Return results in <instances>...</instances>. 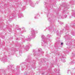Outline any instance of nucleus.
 <instances>
[{
	"mask_svg": "<svg viewBox=\"0 0 75 75\" xmlns=\"http://www.w3.org/2000/svg\"><path fill=\"white\" fill-rule=\"evenodd\" d=\"M38 52H41L42 53V54H43L42 53H44V52L42 51V49L41 48H39L38 49Z\"/></svg>",
	"mask_w": 75,
	"mask_h": 75,
	"instance_id": "0eeeda50",
	"label": "nucleus"
},
{
	"mask_svg": "<svg viewBox=\"0 0 75 75\" xmlns=\"http://www.w3.org/2000/svg\"><path fill=\"white\" fill-rule=\"evenodd\" d=\"M47 16L48 17V16Z\"/></svg>",
	"mask_w": 75,
	"mask_h": 75,
	"instance_id": "79ce46f5",
	"label": "nucleus"
},
{
	"mask_svg": "<svg viewBox=\"0 0 75 75\" xmlns=\"http://www.w3.org/2000/svg\"><path fill=\"white\" fill-rule=\"evenodd\" d=\"M59 42H60V40H59Z\"/></svg>",
	"mask_w": 75,
	"mask_h": 75,
	"instance_id": "c9c22d12",
	"label": "nucleus"
},
{
	"mask_svg": "<svg viewBox=\"0 0 75 75\" xmlns=\"http://www.w3.org/2000/svg\"><path fill=\"white\" fill-rule=\"evenodd\" d=\"M58 38H57V39H58Z\"/></svg>",
	"mask_w": 75,
	"mask_h": 75,
	"instance_id": "e433bc0d",
	"label": "nucleus"
},
{
	"mask_svg": "<svg viewBox=\"0 0 75 75\" xmlns=\"http://www.w3.org/2000/svg\"><path fill=\"white\" fill-rule=\"evenodd\" d=\"M31 46H32V45H31V44H29V45H27L26 47V51H28V50H29V48L30 47H31Z\"/></svg>",
	"mask_w": 75,
	"mask_h": 75,
	"instance_id": "39448f33",
	"label": "nucleus"
},
{
	"mask_svg": "<svg viewBox=\"0 0 75 75\" xmlns=\"http://www.w3.org/2000/svg\"><path fill=\"white\" fill-rule=\"evenodd\" d=\"M72 35H75V34H74L73 35V34H72Z\"/></svg>",
	"mask_w": 75,
	"mask_h": 75,
	"instance_id": "7c9ffc66",
	"label": "nucleus"
},
{
	"mask_svg": "<svg viewBox=\"0 0 75 75\" xmlns=\"http://www.w3.org/2000/svg\"><path fill=\"white\" fill-rule=\"evenodd\" d=\"M19 53L20 54H22V50L19 51Z\"/></svg>",
	"mask_w": 75,
	"mask_h": 75,
	"instance_id": "dca6fc26",
	"label": "nucleus"
},
{
	"mask_svg": "<svg viewBox=\"0 0 75 75\" xmlns=\"http://www.w3.org/2000/svg\"><path fill=\"white\" fill-rule=\"evenodd\" d=\"M33 52H34V53H33V55L34 56H35L36 55V54H35V52H36V51L35 50H33Z\"/></svg>",
	"mask_w": 75,
	"mask_h": 75,
	"instance_id": "1a4fd4ad",
	"label": "nucleus"
},
{
	"mask_svg": "<svg viewBox=\"0 0 75 75\" xmlns=\"http://www.w3.org/2000/svg\"><path fill=\"white\" fill-rule=\"evenodd\" d=\"M75 23H74L73 24V25H72V27H74V26H75Z\"/></svg>",
	"mask_w": 75,
	"mask_h": 75,
	"instance_id": "412c9836",
	"label": "nucleus"
},
{
	"mask_svg": "<svg viewBox=\"0 0 75 75\" xmlns=\"http://www.w3.org/2000/svg\"><path fill=\"white\" fill-rule=\"evenodd\" d=\"M54 71L55 72H57L58 73V74L59 73V70H57V69H55V70H54Z\"/></svg>",
	"mask_w": 75,
	"mask_h": 75,
	"instance_id": "9d476101",
	"label": "nucleus"
},
{
	"mask_svg": "<svg viewBox=\"0 0 75 75\" xmlns=\"http://www.w3.org/2000/svg\"><path fill=\"white\" fill-rule=\"evenodd\" d=\"M16 27H17V26H16Z\"/></svg>",
	"mask_w": 75,
	"mask_h": 75,
	"instance_id": "a19ab883",
	"label": "nucleus"
},
{
	"mask_svg": "<svg viewBox=\"0 0 75 75\" xmlns=\"http://www.w3.org/2000/svg\"><path fill=\"white\" fill-rule=\"evenodd\" d=\"M13 66V65H10L8 66V68L9 69H11V67Z\"/></svg>",
	"mask_w": 75,
	"mask_h": 75,
	"instance_id": "6e6552de",
	"label": "nucleus"
},
{
	"mask_svg": "<svg viewBox=\"0 0 75 75\" xmlns=\"http://www.w3.org/2000/svg\"><path fill=\"white\" fill-rule=\"evenodd\" d=\"M60 23V24H61V25H62L63 24V23Z\"/></svg>",
	"mask_w": 75,
	"mask_h": 75,
	"instance_id": "b1692460",
	"label": "nucleus"
},
{
	"mask_svg": "<svg viewBox=\"0 0 75 75\" xmlns=\"http://www.w3.org/2000/svg\"><path fill=\"white\" fill-rule=\"evenodd\" d=\"M21 33L22 34V33Z\"/></svg>",
	"mask_w": 75,
	"mask_h": 75,
	"instance_id": "ea45409f",
	"label": "nucleus"
},
{
	"mask_svg": "<svg viewBox=\"0 0 75 75\" xmlns=\"http://www.w3.org/2000/svg\"><path fill=\"white\" fill-rule=\"evenodd\" d=\"M18 69V68H16V69Z\"/></svg>",
	"mask_w": 75,
	"mask_h": 75,
	"instance_id": "72a5a7b5",
	"label": "nucleus"
},
{
	"mask_svg": "<svg viewBox=\"0 0 75 75\" xmlns=\"http://www.w3.org/2000/svg\"><path fill=\"white\" fill-rule=\"evenodd\" d=\"M63 44V43H61V45H62Z\"/></svg>",
	"mask_w": 75,
	"mask_h": 75,
	"instance_id": "a878e982",
	"label": "nucleus"
},
{
	"mask_svg": "<svg viewBox=\"0 0 75 75\" xmlns=\"http://www.w3.org/2000/svg\"><path fill=\"white\" fill-rule=\"evenodd\" d=\"M62 61L63 62H66V61H65V60H62Z\"/></svg>",
	"mask_w": 75,
	"mask_h": 75,
	"instance_id": "6ab92c4d",
	"label": "nucleus"
},
{
	"mask_svg": "<svg viewBox=\"0 0 75 75\" xmlns=\"http://www.w3.org/2000/svg\"><path fill=\"white\" fill-rule=\"evenodd\" d=\"M35 37V30H32L31 32L30 38L29 37L28 38L26 39V40L27 41H30V39L31 38H34Z\"/></svg>",
	"mask_w": 75,
	"mask_h": 75,
	"instance_id": "f257e3e1",
	"label": "nucleus"
},
{
	"mask_svg": "<svg viewBox=\"0 0 75 75\" xmlns=\"http://www.w3.org/2000/svg\"><path fill=\"white\" fill-rule=\"evenodd\" d=\"M41 37L42 39V46H44L45 47V44L47 43V40L45 39V37L44 35H42Z\"/></svg>",
	"mask_w": 75,
	"mask_h": 75,
	"instance_id": "f03ea898",
	"label": "nucleus"
},
{
	"mask_svg": "<svg viewBox=\"0 0 75 75\" xmlns=\"http://www.w3.org/2000/svg\"><path fill=\"white\" fill-rule=\"evenodd\" d=\"M30 5L33 7H34V3L32 2V1H30Z\"/></svg>",
	"mask_w": 75,
	"mask_h": 75,
	"instance_id": "423d86ee",
	"label": "nucleus"
},
{
	"mask_svg": "<svg viewBox=\"0 0 75 75\" xmlns=\"http://www.w3.org/2000/svg\"><path fill=\"white\" fill-rule=\"evenodd\" d=\"M47 37H51V35H48Z\"/></svg>",
	"mask_w": 75,
	"mask_h": 75,
	"instance_id": "4468645a",
	"label": "nucleus"
},
{
	"mask_svg": "<svg viewBox=\"0 0 75 75\" xmlns=\"http://www.w3.org/2000/svg\"><path fill=\"white\" fill-rule=\"evenodd\" d=\"M19 16L20 18H21V17H23V14L19 15Z\"/></svg>",
	"mask_w": 75,
	"mask_h": 75,
	"instance_id": "ddd939ff",
	"label": "nucleus"
},
{
	"mask_svg": "<svg viewBox=\"0 0 75 75\" xmlns=\"http://www.w3.org/2000/svg\"><path fill=\"white\" fill-rule=\"evenodd\" d=\"M22 28L23 30V32H25V28H24V27H22Z\"/></svg>",
	"mask_w": 75,
	"mask_h": 75,
	"instance_id": "9b49d317",
	"label": "nucleus"
},
{
	"mask_svg": "<svg viewBox=\"0 0 75 75\" xmlns=\"http://www.w3.org/2000/svg\"><path fill=\"white\" fill-rule=\"evenodd\" d=\"M26 61H27V59H26Z\"/></svg>",
	"mask_w": 75,
	"mask_h": 75,
	"instance_id": "473e14b6",
	"label": "nucleus"
},
{
	"mask_svg": "<svg viewBox=\"0 0 75 75\" xmlns=\"http://www.w3.org/2000/svg\"><path fill=\"white\" fill-rule=\"evenodd\" d=\"M70 72V70H68V71L67 74H69V73H68V72Z\"/></svg>",
	"mask_w": 75,
	"mask_h": 75,
	"instance_id": "aec40b11",
	"label": "nucleus"
},
{
	"mask_svg": "<svg viewBox=\"0 0 75 75\" xmlns=\"http://www.w3.org/2000/svg\"><path fill=\"white\" fill-rule=\"evenodd\" d=\"M60 33H62V31H60Z\"/></svg>",
	"mask_w": 75,
	"mask_h": 75,
	"instance_id": "c85d7f7f",
	"label": "nucleus"
},
{
	"mask_svg": "<svg viewBox=\"0 0 75 75\" xmlns=\"http://www.w3.org/2000/svg\"><path fill=\"white\" fill-rule=\"evenodd\" d=\"M29 62H30V63H31V64L32 63H33V61L32 60H31V61H30Z\"/></svg>",
	"mask_w": 75,
	"mask_h": 75,
	"instance_id": "2eb2a0df",
	"label": "nucleus"
},
{
	"mask_svg": "<svg viewBox=\"0 0 75 75\" xmlns=\"http://www.w3.org/2000/svg\"><path fill=\"white\" fill-rule=\"evenodd\" d=\"M35 18L36 19L37 18V17L36 16L35 17Z\"/></svg>",
	"mask_w": 75,
	"mask_h": 75,
	"instance_id": "5701e85b",
	"label": "nucleus"
},
{
	"mask_svg": "<svg viewBox=\"0 0 75 75\" xmlns=\"http://www.w3.org/2000/svg\"><path fill=\"white\" fill-rule=\"evenodd\" d=\"M48 20H49V21H51V19L50 18H49L48 19Z\"/></svg>",
	"mask_w": 75,
	"mask_h": 75,
	"instance_id": "f3484780",
	"label": "nucleus"
},
{
	"mask_svg": "<svg viewBox=\"0 0 75 75\" xmlns=\"http://www.w3.org/2000/svg\"><path fill=\"white\" fill-rule=\"evenodd\" d=\"M57 35H61V33H58V31H57Z\"/></svg>",
	"mask_w": 75,
	"mask_h": 75,
	"instance_id": "f8f14e48",
	"label": "nucleus"
},
{
	"mask_svg": "<svg viewBox=\"0 0 75 75\" xmlns=\"http://www.w3.org/2000/svg\"><path fill=\"white\" fill-rule=\"evenodd\" d=\"M65 10H64L63 11V12H65Z\"/></svg>",
	"mask_w": 75,
	"mask_h": 75,
	"instance_id": "bb28decb",
	"label": "nucleus"
},
{
	"mask_svg": "<svg viewBox=\"0 0 75 75\" xmlns=\"http://www.w3.org/2000/svg\"><path fill=\"white\" fill-rule=\"evenodd\" d=\"M49 31H54V30H55V29L54 27L50 26L49 27Z\"/></svg>",
	"mask_w": 75,
	"mask_h": 75,
	"instance_id": "20e7f679",
	"label": "nucleus"
},
{
	"mask_svg": "<svg viewBox=\"0 0 75 75\" xmlns=\"http://www.w3.org/2000/svg\"><path fill=\"white\" fill-rule=\"evenodd\" d=\"M7 57L6 56H4L2 57L1 61L2 62H3L4 63L5 62H7Z\"/></svg>",
	"mask_w": 75,
	"mask_h": 75,
	"instance_id": "7ed1b4c3",
	"label": "nucleus"
},
{
	"mask_svg": "<svg viewBox=\"0 0 75 75\" xmlns=\"http://www.w3.org/2000/svg\"><path fill=\"white\" fill-rule=\"evenodd\" d=\"M19 30H21V29L19 28V29H18Z\"/></svg>",
	"mask_w": 75,
	"mask_h": 75,
	"instance_id": "393cba45",
	"label": "nucleus"
},
{
	"mask_svg": "<svg viewBox=\"0 0 75 75\" xmlns=\"http://www.w3.org/2000/svg\"><path fill=\"white\" fill-rule=\"evenodd\" d=\"M28 74H27V73L25 72V75H27Z\"/></svg>",
	"mask_w": 75,
	"mask_h": 75,
	"instance_id": "a211bd4d",
	"label": "nucleus"
},
{
	"mask_svg": "<svg viewBox=\"0 0 75 75\" xmlns=\"http://www.w3.org/2000/svg\"><path fill=\"white\" fill-rule=\"evenodd\" d=\"M9 21H11V20H10V19H9Z\"/></svg>",
	"mask_w": 75,
	"mask_h": 75,
	"instance_id": "2f4dec72",
	"label": "nucleus"
},
{
	"mask_svg": "<svg viewBox=\"0 0 75 75\" xmlns=\"http://www.w3.org/2000/svg\"><path fill=\"white\" fill-rule=\"evenodd\" d=\"M71 74H72L71 72Z\"/></svg>",
	"mask_w": 75,
	"mask_h": 75,
	"instance_id": "4c0bfd02",
	"label": "nucleus"
},
{
	"mask_svg": "<svg viewBox=\"0 0 75 75\" xmlns=\"http://www.w3.org/2000/svg\"><path fill=\"white\" fill-rule=\"evenodd\" d=\"M16 40H18V38H17V39H16Z\"/></svg>",
	"mask_w": 75,
	"mask_h": 75,
	"instance_id": "cd10ccee",
	"label": "nucleus"
},
{
	"mask_svg": "<svg viewBox=\"0 0 75 75\" xmlns=\"http://www.w3.org/2000/svg\"><path fill=\"white\" fill-rule=\"evenodd\" d=\"M71 63L72 64H73L74 63L73 62H71Z\"/></svg>",
	"mask_w": 75,
	"mask_h": 75,
	"instance_id": "4be33fe9",
	"label": "nucleus"
},
{
	"mask_svg": "<svg viewBox=\"0 0 75 75\" xmlns=\"http://www.w3.org/2000/svg\"><path fill=\"white\" fill-rule=\"evenodd\" d=\"M37 55L38 56H39V54H37Z\"/></svg>",
	"mask_w": 75,
	"mask_h": 75,
	"instance_id": "c756f323",
	"label": "nucleus"
},
{
	"mask_svg": "<svg viewBox=\"0 0 75 75\" xmlns=\"http://www.w3.org/2000/svg\"><path fill=\"white\" fill-rule=\"evenodd\" d=\"M74 17H75V15H74Z\"/></svg>",
	"mask_w": 75,
	"mask_h": 75,
	"instance_id": "58836bf2",
	"label": "nucleus"
},
{
	"mask_svg": "<svg viewBox=\"0 0 75 75\" xmlns=\"http://www.w3.org/2000/svg\"><path fill=\"white\" fill-rule=\"evenodd\" d=\"M67 17V16H65V17Z\"/></svg>",
	"mask_w": 75,
	"mask_h": 75,
	"instance_id": "f704fd0d",
	"label": "nucleus"
}]
</instances>
